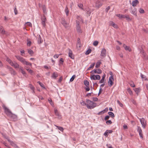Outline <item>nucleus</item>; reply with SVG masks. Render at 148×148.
<instances>
[{"instance_id": "nucleus-1", "label": "nucleus", "mask_w": 148, "mask_h": 148, "mask_svg": "<svg viewBox=\"0 0 148 148\" xmlns=\"http://www.w3.org/2000/svg\"><path fill=\"white\" fill-rule=\"evenodd\" d=\"M3 108L5 110V114L10 117L12 121H15L17 120V117L16 115L13 114L6 106H4Z\"/></svg>"}, {"instance_id": "nucleus-2", "label": "nucleus", "mask_w": 148, "mask_h": 148, "mask_svg": "<svg viewBox=\"0 0 148 148\" xmlns=\"http://www.w3.org/2000/svg\"><path fill=\"white\" fill-rule=\"evenodd\" d=\"M86 102L88 103L87 105V107L88 108L90 109L94 108L96 107L97 103L89 99H86Z\"/></svg>"}, {"instance_id": "nucleus-3", "label": "nucleus", "mask_w": 148, "mask_h": 148, "mask_svg": "<svg viewBox=\"0 0 148 148\" xmlns=\"http://www.w3.org/2000/svg\"><path fill=\"white\" fill-rule=\"evenodd\" d=\"M15 57L18 60L21 62L23 64L32 66V63L26 61L25 59L23 58L17 56H15Z\"/></svg>"}, {"instance_id": "nucleus-4", "label": "nucleus", "mask_w": 148, "mask_h": 148, "mask_svg": "<svg viewBox=\"0 0 148 148\" xmlns=\"http://www.w3.org/2000/svg\"><path fill=\"white\" fill-rule=\"evenodd\" d=\"M15 57L18 60L21 62L23 64L32 66V63L26 61L25 59L23 58L17 56H15Z\"/></svg>"}, {"instance_id": "nucleus-5", "label": "nucleus", "mask_w": 148, "mask_h": 148, "mask_svg": "<svg viewBox=\"0 0 148 148\" xmlns=\"http://www.w3.org/2000/svg\"><path fill=\"white\" fill-rule=\"evenodd\" d=\"M15 57L18 60L21 62L23 64L32 66V63L26 61L25 59L23 58L17 56H15Z\"/></svg>"}, {"instance_id": "nucleus-6", "label": "nucleus", "mask_w": 148, "mask_h": 148, "mask_svg": "<svg viewBox=\"0 0 148 148\" xmlns=\"http://www.w3.org/2000/svg\"><path fill=\"white\" fill-rule=\"evenodd\" d=\"M139 120L142 125V127L144 129H145L146 127L147 124V121L144 118L139 119Z\"/></svg>"}, {"instance_id": "nucleus-7", "label": "nucleus", "mask_w": 148, "mask_h": 148, "mask_svg": "<svg viewBox=\"0 0 148 148\" xmlns=\"http://www.w3.org/2000/svg\"><path fill=\"white\" fill-rule=\"evenodd\" d=\"M61 23L66 28L68 27L69 23L66 22L65 19L63 18H61Z\"/></svg>"}, {"instance_id": "nucleus-8", "label": "nucleus", "mask_w": 148, "mask_h": 148, "mask_svg": "<svg viewBox=\"0 0 148 148\" xmlns=\"http://www.w3.org/2000/svg\"><path fill=\"white\" fill-rule=\"evenodd\" d=\"M90 78L92 80H99L101 78V77L99 75H91Z\"/></svg>"}, {"instance_id": "nucleus-9", "label": "nucleus", "mask_w": 148, "mask_h": 148, "mask_svg": "<svg viewBox=\"0 0 148 148\" xmlns=\"http://www.w3.org/2000/svg\"><path fill=\"white\" fill-rule=\"evenodd\" d=\"M114 80V79L113 78V76H110L109 77L108 82V85L109 86L111 87L113 84L114 83L113 82V81Z\"/></svg>"}, {"instance_id": "nucleus-10", "label": "nucleus", "mask_w": 148, "mask_h": 148, "mask_svg": "<svg viewBox=\"0 0 148 148\" xmlns=\"http://www.w3.org/2000/svg\"><path fill=\"white\" fill-rule=\"evenodd\" d=\"M103 5L99 0H97L95 3V7L97 9H99Z\"/></svg>"}, {"instance_id": "nucleus-11", "label": "nucleus", "mask_w": 148, "mask_h": 148, "mask_svg": "<svg viewBox=\"0 0 148 148\" xmlns=\"http://www.w3.org/2000/svg\"><path fill=\"white\" fill-rule=\"evenodd\" d=\"M76 23L77 24L76 26V29L77 32L78 33L81 32L80 29V25L79 24V22L78 21L76 20Z\"/></svg>"}, {"instance_id": "nucleus-12", "label": "nucleus", "mask_w": 148, "mask_h": 148, "mask_svg": "<svg viewBox=\"0 0 148 148\" xmlns=\"http://www.w3.org/2000/svg\"><path fill=\"white\" fill-rule=\"evenodd\" d=\"M137 131L139 132V135L140 136V137L141 138H143V135L142 133V130H141V129L140 126H137Z\"/></svg>"}, {"instance_id": "nucleus-13", "label": "nucleus", "mask_w": 148, "mask_h": 148, "mask_svg": "<svg viewBox=\"0 0 148 148\" xmlns=\"http://www.w3.org/2000/svg\"><path fill=\"white\" fill-rule=\"evenodd\" d=\"M41 23L43 27H45L46 26L45 22L46 21V18L45 15H43V17L41 18Z\"/></svg>"}, {"instance_id": "nucleus-14", "label": "nucleus", "mask_w": 148, "mask_h": 148, "mask_svg": "<svg viewBox=\"0 0 148 148\" xmlns=\"http://www.w3.org/2000/svg\"><path fill=\"white\" fill-rule=\"evenodd\" d=\"M93 72L95 73L100 74L102 72V71L99 69L93 70L91 71L90 73H93Z\"/></svg>"}, {"instance_id": "nucleus-15", "label": "nucleus", "mask_w": 148, "mask_h": 148, "mask_svg": "<svg viewBox=\"0 0 148 148\" xmlns=\"http://www.w3.org/2000/svg\"><path fill=\"white\" fill-rule=\"evenodd\" d=\"M81 46V44L80 41V39L79 38H78L77 41V44L76 47L78 49H80V48Z\"/></svg>"}, {"instance_id": "nucleus-16", "label": "nucleus", "mask_w": 148, "mask_h": 148, "mask_svg": "<svg viewBox=\"0 0 148 148\" xmlns=\"http://www.w3.org/2000/svg\"><path fill=\"white\" fill-rule=\"evenodd\" d=\"M54 112L56 116H57L58 118V119H60L61 118V116L60 114V113L58 112L57 109H54Z\"/></svg>"}, {"instance_id": "nucleus-17", "label": "nucleus", "mask_w": 148, "mask_h": 148, "mask_svg": "<svg viewBox=\"0 0 148 148\" xmlns=\"http://www.w3.org/2000/svg\"><path fill=\"white\" fill-rule=\"evenodd\" d=\"M109 23L110 26H111L113 27L114 28L116 29L118 28V26L113 21H110L109 22Z\"/></svg>"}, {"instance_id": "nucleus-18", "label": "nucleus", "mask_w": 148, "mask_h": 148, "mask_svg": "<svg viewBox=\"0 0 148 148\" xmlns=\"http://www.w3.org/2000/svg\"><path fill=\"white\" fill-rule=\"evenodd\" d=\"M106 50L105 49H103L101 51V55L103 57H105L106 56Z\"/></svg>"}, {"instance_id": "nucleus-19", "label": "nucleus", "mask_w": 148, "mask_h": 148, "mask_svg": "<svg viewBox=\"0 0 148 148\" xmlns=\"http://www.w3.org/2000/svg\"><path fill=\"white\" fill-rule=\"evenodd\" d=\"M69 56L71 58L73 59L74 58V56L73 55L72 52L71 50L70 49H69Z\"/></svg>"}, {"instance_id": "nucleus-20", "label": "nucleus", "mask_w": 148, "mask_h": 148, "mask_svg": "<svg viewBox=\"0 0 148 148\" xmlns=\"http://www.w3.org/2000/svg\"><path fill=\"white\" fill-rule=\"evenodd\" d=\"M131 13L134 14L135 16L137 17V10L136 8H134V9L132 10Z\"/></svg>"}, {"instance_id": "nucleus-21", "label": "nucleus", "mask_w": 148, "mask_h": 148, "mask_svg": "<svg viewBox=\"0 0 148 148\" xmlns=\"http://www.w3.org/2000/svg\"><path fill=\"white\" fill-rule=\"evenodd\" d=\"M0 31L1 33L3 35H4L5 34V31L4 30L3 27V26L0 25Z\"/></svg>"}, {"instance_id": "nucleus-22", "label": "nucleus", "mask_w": 148, "mask_h": 148, "mask_svg": "<svg viewBox=\"0 0 148 148\" xmlns=\"http://www.w3.org/2000/svg\"><path fill=\"white\" fill-rule=\"evenodd\" d=\"M11 65L14 66L15 68H18L19 67V65L15 62L14 63L13 62V64H11Z\"/></svg>"}, {"instance_id": "nucleus-23", "label": "nucleus", "mask_w": 148, "mask_h": 148, "mask_svg": "<svg viewBox=\"0 0 148 148\" xmlns=\"http://www.w3.org/2000/svg\"><path fill=\"white\" fill-rule=\"evenodd\" d=\"M139 2L138 0H135L134 1H133L132 2V5L133 6H136L137 4H138Z\"/></svg>"}, {"instance_id": "nucleus-24", "label": "nucleus", "mask_w": 148, "mask_h": 148, "mask_svg": "<svg viewBox=\"0 0 148 148\" xmlns=\"http://www.w3.org/2000/svg\"><path fill=\"white\" fill-rule=\"evenodd\" d=\"M123 47L126 50H128L130 52L132 51V49L130 47L126 45H125V44L123 45Z\"/></svg>"}, {"instance_id": "nucleus-25", "label": "nucleus", "mask_w": 148, "mask_h": 148, "mask_svg": "<svg viewBox=\"0 0 148 148\" xmlns=\"http://www.w3.org/2000/svg\"><path fill=\"white\" fill-rule=\"evenodd\" d=\"M38 42L39 44H40L42 42V40L40 35H39L38 37Z\"/></svg>"}, {"instance_id": "nucleus-26", "label": "nucleus", "mask_w": 148, "mask_h": 148, "mask_svg": "<svg viewBox=\"0 0 148 148\" xmlns=\"http://www.w3.org/2000/svg\"><path fill=\"white\" fill-rule=\"evenodd\" d=\"M134 90L135 91L136 94H137V95H138V93L140 92L141 89L140 88H136L135 89H134Z\"/></svg>"}, {"instance_id": "nucleus-27", "label": "nucleus", "mask_w": 148, "mask_h": 148, "mask_svg": "<svg viewBox=\"0 0 148 148\" xmlns=\"http://www.w3.org/2000/svg\"><path fill=\"white\" fill-rule=\"evenodd\" d=\"M116 15L120 19L124 18L125 15H124L121 14H116Z\"/></svg>"}, {"instance_id": "nucleus-28", "label": "nucleus", "mask_w": 148, "mask_h": 148, "mask_svg": "<svg viewBox=\"0 0 148 148\" xmlns=\"http://www.w3.org/2000/svg\"><path fill=\"white\" fill-rule=\"evenodd\" d=\"M58 76V75L57 73L56 72H54L53 73L52 75V77L54 78L55 79H56Z\"/></svg>"}, {"instance_id": "nucleus-29", "label": "nucleus", "mask_w": 148, "mask_h": 148, "mask_svg": "<svg viewBox=\"0 0 148 148\" xmlns=\"http://www.w3.org/2000/svg\"><path fill=\"white\" fill-rule=\"evenodd\" d=\"M42 10L43 11L44 13L45 14L47 13L46 6L45 5H43L42 8Z\"/></svg>"}, {"instance_id": "nucleus-30", "label": "nucleus", "mask_w": 148, "mask_h": 148, "mask_svg": "<svg viewBox=\"0 0 148 148\" xmlns=\"http://www.w3.org/2000/svg\"><path fill=\"white\" fill-rule=\"evenodd\" d=\"M95 62H94V63H92V64L90 65V66L89 67H88V68H87V71H88V70H90L91 69H93L95 65Z\"/></svg>"}, {"instance_id": "nucleus-31", "label": "nucleus", "mask_w": 148, "mask_h": 148, "mask_svg": "<svg viewBox=\"0 0 148 148\" xmlns=\"http://www.w3.org/2000/svg\"><path fill=\"white\" fill-rule=\"evenodd\" d=\"M84 85L86 87H88L89 86V82L87 80H84Z\"/></svg>"}, {"instance_id": "nucleus-32", "label": "nucleus", "mask_w": 148, "mask_h": 148, "mask_svg": "<svg viewBox=\"0 0 148 148\" xmlns=\"http://www.w3.org/2000/svg\"><path fill=\"white\" fill-rule=\"evenodd\" d=\"M11 145L15 148H19V147L13 141L11 142Z\"/></svg>"}, {"instance_id": "nucleus-33", "label": "nucleus", "mask_w": 148, "mask_h": 148, "mask_svg": "<svg viewBox=\"0 0 148 148\" xmlns=\"http://www.w3.org/2000/svg\"><path fill=\"white\" fill-rule=\"evenodd\" d=\"M25 69H26V70L29 73H30L31 74L33 73V71L29 69L28 67H25Z\"/></svg>"}, {"instance_id": "nucleus-34", "label": "nucleus", "mask_w": 148, "mask_h": 148, "mask_svg": "<svg viewBox=\"0 0 148 148\" xmlns=\"http://www.w3.org/2000/svg\"><path fill=\"white\" fill-rule=\"evenodd\" d=\"M65 12L66 13V15L67 16H68L69 14V10L67 6H66V7L65 9Z\"/></svg>"}, {"instance_id": "nucleus-35", "label": "nucleus", "mask_w": 148, "mask_h": 148, "mask_svg": "<svg viewBox=\"0 0 148 148\" xmlns=\"http://www.w3.org/2000/svg\"><path fill=\"white\" fill-rule=\"evenodd\" d=\"M48 100L49 103L50 104L53 106H54V104L52 101V99L50 98H49Z\"/></svg>"}, {"instance_id": "nucleus-36", "label": "nucleus", "mask_w": 148, "mask_h": 148, "mask_svg": "<svg viewBox=\"0 0 148 148\" xmlns=\"http://www.w3.org/2000/svg\"><path fill=\"white\" fill-rule=\"evenodd\" d=\"M124 18H125L128 21H131L132 20L131 18L129 17L128 15H125Z\"/></svg>"}, {"instance_id": "nucleus-37", "label": "nucleus", "mask_w": 148, "mask_h": 148, "mask_svg": "<svg viewBox=\"0 0 148 148\" xmlns=\"http://www.w3.org/2000/svg\"><path fill=\"white\" fill-rule=\"evenodd\" d=\"M129 84L130 86L133 87H134L135 86V84H134V82L133 81H131L129 82Z\"/></svg>"}, {"instance_id": "nucleus-38", "label": "nucleus", "mask_w": 148, "mask_h": 148, "mask_svg": "<svg viewBox=\"0 0 148 148\" xmlns=\"http://www.w3.org/2000/svg\"><path fill=\"white\" fill-rule=\"evenodd\" d=\"M127 90L130 95H133L132 92L130 88H127Z\"/></svg>"}, {"instance_id": "nucleus-39", "label": "nucleus", "mask_w": 148, "mask_h": 148, "mask_svg": "<svg viewBox=\"0 0 148 148\" xmlns=\"http://www.w3.org/2000/svg\"><path fill=\"white\" fill-rule=\"evenodd\" d=\"M6 60L10 63V65L13 64V62L11 60L8 58H6Z\"/></svg>"}, {"instance_id": "nucleus-40", "label": "nucleus", "mask_w": 148, "mask_h": 148, "mask_svg": "<svg viewBox=\"0 0 148 148\" xmlns=\"http://www.w3.org/2000/svg\"><path fill=\"white\" fill-rule=\"evenodd\" d=\"M108 114L112 118H113L114 117V113L112 112H108Z\"/></svg>"}, {"instance_id": "nucleus-41", "label": "nucleus", "mask_w": 148, "mask_h": 148, "mask_svg": "<svg viewBox=\"0 0 148 148\" xmlns=\"http://www.w3.org/2000/svg\"><path fill=\"white\" fill-rule=\"evenodd\" d=\"M101 64V62H97L95 66V67L96 68H98L100 67V65Z\"/></svg>"}, {"instance_id": "nucleus-42", "label": "nucleus", "mask_w": 148, "mask_h": 148, "mask_svg": "<svg viewBox=\"0 0 148 148\" xmlns=\"http://www.w3.org/2000/svg\"><path fill=\"white\" fill-rule=\"evenodd\" d=\"M140 76L142 79H145V80H147V78H146V76L144 75H143L142 73H140Z\"/></svg>"}, {"instance_id": "nucleus-43", "label": "nucleus", "mask_w": 148, "mask_h": 148, "mask_svg": "<svg viewBox=\"0 0 148 148\" xmlns=\"http://www.w3.org/2000/svg\"><path fill=\"white\" fill-rule=\"evenodd\" d=\"M140 53L142 54V55L144 56H145V52L143 50V49H142L140 50Z\"/></svg>"}, {"instance_id": "nucleus-44", "label": "nucleus", "mask_w": 148, "mask_h": 148, "mask_svg": "<svg viewBox=\"0 0 148 148\" xmlns=\"http://www.w3.org/2000/svg\"><path fill=\"white\" fill-rule=\"evenodd\" d=\"M76 77V76L75 75H73L72 76V77L71 78L70 80V81L71 82H73L74 79Z\"/></svg>"}, {"instance_id": "nucleus-45", "label": "nucleus", "mask_w": 148, "mask_h": 148, "mask_svg": "<svg viewBox=\"0 0 148 148\" xmlns=\"http://www.w3.org/2000/svg\"><path fill=\"white\" fill-rule=\"evenodd\" d=\"M91 51V50L90 49H89L88 50H87V51L86 52L85 54L86 55H88L90 53Z\"/></svg>"}, {"instance_id": "nucleus-46", "label": "nucleus", "mask_w": 148, "mask_h": 148, "mask_svg": "<svg viewBox=\"0 0 148 148\" xmlns=\"http://www.w3.org/2000/svg\"><path fill=\"white\" fill-rule=\"evenodd\" d=\"M38 83L39 84V85L42 88H45V87L44 86V84L42 83H41L40 82L38 81Z\"/></svg>"}, {"instance_id": "nucleus-47", "label": "nucleus", "mask_w": 148, "mask_h": 148, "mask_svg": "<svg viewBox=\"0 0 148 148\" xmlns=\"http://www.w3.org/2000/svg\"><path fill=\"white\" fill-rule=\"evenodd\" d=\"M78 6L79 8H81V9L83 10H84L83 8V5L82 4H78Z\"/></svg>"}, {"instance_id": "nucleus-48", "label": "nucleus", "mask_w": 148, "mask_h": 148, "mask_svg": "<svg viewBox=\"0 0 148 148\" xmlns=\"http://www.w3.org/2000/svg\"><path fill=\"white\" fill-rule=\"evenodd\" d=\"M98 42L97 41H95L93 42V45L95 46H96L98 44Z\"/></svg>"}, {"instance_id": "nucleus-49", "label": "nucleus", "mask_w": 148, "mask_h": 148, "mask_svg": "<svg viewBox=\"0 0 148 148\" xmlns=\"http://www.w3.org/2000/svg\"><path fill=\"white\" fill-rule=\"evenodd\" d=\"M56 126L58 128V129L60 131H63V130H64V129L63 128L61 127H60V126H57L56 125Z\"/></svg>"}, {"instance_id": "nucleus-50", "label": "nucleus", "mask_w": 148, "mask_h": 148, "mask_svg": "<svg viewBox=\"0 0 148 148\" xmlns=\"http://www.w3.org/2000/svg\"><path fill=\"white\" fill-rule=\"evenodd\" d=\"M108 131V130H107L103 134L106 137H107L108 136L109 134Z\"/></svg>"}, {"instance_id": "nucleus-51", "label": "nucleus", "mask_w": 148, "mask_h": 148, "mask_svg": "<svg viewBox=\"0 0 148 148\" xmlns=\"http://www.w3.org/2000/svg\"><path fill=\"white\" fill-rule=\"evenodd\" d=\"M64 62V60L62 58H61L60 59L59 62L60 64L62 65L63 64V62Z\"/></svg>"}, {"instance_id": "nucleus-52", "label": "nucleus", "mask_w": 148, "mask_h": 148, "mask_svg": "<svg viewBox=\"0 0 148 148\" xmlns=\"http://www.w3.org/2000/svg\"><path fill=\"white\" fill-rule=\"evenodd\" d=\"M105 113V112H104V111H103V110L102 111L99 112V113H97V114L98 115H99L103 114L104 113Z\"/></svg>"}, {"instance_id": "nucleus-53", "label": "nucleus", "mask_w": 148, "mask_h": 148, "mask_svg": "<svg viewBox=\"0 0 148 148\" xmlns=\"http://www.w3.org/2000/svg\"><path fill=\"white\" fill-rule=\"evenodd\" d=\"M106 123L108 125H110L111 124L112 122L110 120H109L106 121Z\"/></svg>"}, {"instance_id": "nucleus-54", "label": "nucleus", "mask_w": 148, "mask_h": 148, "mask_svg": "<svg viewBox=\"0 0 148 148\" xmlns=\"http://www.w3.org/2000/svg\"><path fill=\"white\" fill-rule=\"evenodd\" d=\"M81 104L82 105L84 106H87V104H86L85 103L84 101H82V102H81Z\"/></svg>"}, {"instance_id": "nucleus-55", "label": "nucleus", "mask_w": 148, "mask_h": 148, "mask_svg": "<svg viewBox=\"0 0 148 148\" xmlns=\"http://www.w3.org/2000/svg\"><path fill=\"white\" fill-rule=\"evenodd\" d=\"M29 85H30V88L31 89H32L33 90V92H34V87L32 84H30Z\"/></svg>"}, {"instance_id": "nucleus-56", "label": "nucleus", "mask_w": 148, "mask_h": 148, "mask_svg": "<svg viewBox=\"0 0 148 148\" xmlns=\"http://www.w3.org/2000/svg\"><path fill=\"white\" fill-rule=\"evenodd\" d=\"M117 103H118L119 104V106L121 107H122L123 106V104L120 102L118 100L117 101Z\"/></svg>"}, {"instance_id": "nucleus-57", "label": "nucleus", "mask_w": 148, "mask_h": 148, "mask_svg": "<svg viewBox=\"0 0 148 148\" xmlns=\"http://www.w3.org/2000/svg\"><path fill=\"white\" fill-rule=\"evenodd\" d=\"M28 52L30 54H33L34 53V52L33 50L30 49L28 50Z\"/></svg>"}, {"instance_id": "nucleus-58", "label": "nucleus", "mask_w": 148, "mask_h": 148, "mask_svg": "<svg viewBox=\"0 0 148 148\" xmlns=\"http://www.w3.org/2000/svg\"><path fill=\"white\" fill-rule=\"evenodd\" d=\"M139 12L140 13H143L144 12V10L142 8H140L139 10Z\"/></svg>"}, {"instance_id": "nucleus-59", "label": "nucleus", "mask_w": 148, "mask_h": 148, "mask_svg": "<svg viewBox=\"0 0 148 148\" xmlns=\"http://www.w3.org/2000/svg\"><path fill=\"white\" fill-rule=\"evenodd\" d=\"M26 24H27V25L29 26V27H32V24L30 22H27Z\"/></svg>"}, {"instance_id": "nucleus-60", "label": "nucleus", "mask_w": 148, "mask_h": 148, "mask_svg": "<svg viewBox=\"0 0 148 148\" xmlns=\"http://www.w3.org/2000/svg\"><path fill=\"white\" fill-rule=\"evenodd\" d=\"M110 6H108L107 8H106V12H108V11L110 9Z\"/></svg>"}, {"instance_id": "nucleus-61", "label": "nucleus", "mask_w": 148, "mask_h": 148, "mask_svg": "<svg viewBox=\"0 0 148 148\" xmlns=\"http://www.w3.org/2000/svg\"><path fill=\"white\" fill-rule=\"evenodd\" d=\"M105 81V79L103 78H101V80L99 81V83H102L104 82Z\"/></svg>"}, {"instance_id": "nucleus-62", "label": "nucleus", "mask_w": 148, "mask_h": 148, "mask_svg": "<svg viewBox=\"0 0 148 148\" xmlns=\"http://www.w3.org/2000/svg\"><path fill=\"white\" fill-rule=\"evenodd\" d=\"M14 10V12L15 14V15L17 14V13H18V12H17V10L16 9V6Z\"/></svg>"}, {"instance_id": "nucleus-63", "label": "nucleus", "mask_w": 148, "mask_h": 148, "mask_svg": "<svg viewBox=\"0 0 148 148\" xmlns=\"http://www.w3.org/2000/svg\"><path fill=\"white\" fill-rule=\"evenodd\" d=\"M102 91V89L101 88H100L99 89V93L98 94V95H100V94L101 93Z\"/></svg>"}, {"instance_id": "nucleus-64", "label": "nucleus", "mask_w": 148, "mask_h": 148, "mask_svg": "<svg viewBox=\"0 0 148 148\" xmlns=\"http://www.w3.org/2000/svg\"><path fill=\"white\" fill-rule=\"evenodd\" d=\"M110 118V116L108 115H107L105 116L104 118V120H107L109 119Z\"/></svg>"}]
</instances>
